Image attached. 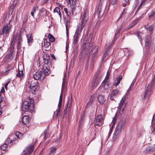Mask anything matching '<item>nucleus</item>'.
<instances>
[{
    "mask_svg": "<svg viewBox=\"0 0 155 155\" xmlns=\"http://www.w3.org/2000/svg\"><path fill=\"white\" fill-rule=\"evenodd\" d=\"M29 90L32 94H35L38 90V82L35 80L30 79L28 81Z\"/></svg>",
    "mask_w": 155,
    "mask_h": 155,
    "instance_id": "obj_1",
    "label": "nucleus"
},
{
    "mask_svg": "<svg viewBox=\"0 0 155 155\" xmlns=\"http://www.w3.org/2000/svg\"><path fill=\"white\" fill-rule=\"evenodd\" d=\"M22 39L20 35L18 34H15L13 35L11 43V46H13L16 41L17 42V48L20 49L21 47L22 44Z\"/></svg>",
    "mask_w": 155,
    "mask_h": 155,
    "instance_id": "obj_2",
    "label": "nucleus"
},
{
    "mask_svg": "<svg viewBox=\"0 0 155 155\" xmlns=\"http://www.w3.org/2000/svg\"><path fill=\"white\" fill-rule=\"evenodd\" d=\"M88 13L87 10H85L84 11L81 16V23L78 25V27L83 29L85 27L88 19Z\"/></svg>",
    "mask_w": 155,
    "mask_h": 155,
    "instance_id": "obj_3",
    "label": "nucleus"
},
{
    "mask_svg": "<svg viewBox=\"0 0 155 155\" xmlns=\"http://www.w3.org/2000/svg\"><path fill=\"white\" fill-rule=\"evenodd\" d=\"M12 21V19L10 20L9 25H7L3 27L2 29V31L0 33V35H3L4 33H5L7 36L8 35L9 32L11 31V28L12 26L11 23Z\"/></svg>",
    "mask_w": 155,
    "mask_h": 155,
    "instance_id": "obj_4",
    "label": "nucleus"
},
{
    "mask_svg": "<svg viewBox=\"0 0 155 155\" xmlns=\"http://www.w3.org/2000/svg\"><path fill=\"white\" fill-rule=\"evenodd\" d=\"M120 94V91L118 89H114L110 92L108 98L110 100H113L114 97L118 96Z\"/></svg>",
    "mask_w": 155,
    "mask_h": 155,
    "instance_id": "obj_5",
    "label": "nucleus"
},
{
    "mask_svg": "<svg viewBox=\"0 0 155 155\" xmlns=\"http://www.w3.org/2000/svg\"><path fill=\"white\" fill-rule=\"evenodd\" d=\"M83 28L77 27L75 33L73 37V43L74 44L77 43L78 42L79 36L81 32L82 31Z\"/></svg>",
    "mask_w": 155,
    "mask_h": 155,
    "instance_id": "obj_6",
    "label": "nucleus"
},
{
    "mask_svg": "<svg viewBox=\"0 0 155 155\" xmlns=\"http://www.w3.org/2000/svg\"><path fill=\"white\" fill-rule=\"evenodd\" d=\"M31 103L27 101H24L23 103L22 110L24 112L31 111Z\"/></svg>",
    "mask_w": 155,
    "mask_h": 155,
    "instance_id": "obj_7",
    "label": "nucleus"
},
{
    "mask_svg": "<svg viewBox=\"0 0 155 155\" xmlns=\"http://www.w3.org/2000/svg\"><path fill=\"white\" fill-rule=\"evenodd\" d=\"M126 99L127 97L126 94H125L122 98L119 104L118 109L119 110H121L122 112H123L124 110V108L126 105Z\"/></svg>",
    "mask_w": 155,
    "mask_h": 155,
    "instance_id": "obj_8",
    "label": "nucleus"
},
{
    "mask_svg": "<svg viewBox=\"0 0 155 155\" xmlns=\"http://www.w3.org/2000/svg\"><path fill=\"white\" fill-rule=\"evenodd\" d=\"M62 95L61 94L59 100V102L58 106V109L55 111L54 112V114L57 116H58L60 115V112L61 110L62 106Z\"/></svg>",
    "mask_w": 155,
    "mask_h": 155,
    "instance_id": "obj_9",
    "label": "nucleus"
},
{
    "mask_svg": "<svg viewBox=\"0 0 155 155\" xmlns=\"http://www.w3.org/2000/svg\"><path fill=\"white\" fill-rule=\"evenodd\" d=\"M77 0H66L67 3L68 4H70L72 14L74 15V10L76 7V4Z\"/></svg>",
    "mask_w": 155,
    "mask_h": 155,
    "instance_id": "obj_10",
    "label": "nucleus"
},
{
    "mask_svg": "<svg viewBox=\"0 0 155 155\" xmlns=\"http://www.w3.org/2000/svg\"><path fill=\"white\" fill-rule=\"evenodd\" d=\"M33 77L35 80H38L40 79H43L45 75L42 71H37L33 75Z\"/></svg>",
    "mask_w": 155,
    "mask_h": 155,
    "instance_id": "obj_11",
    "label": "nucleus"
},
{
    "mask_svg": "<svg viewBox=\"0 0 155 155\" xmlns=\"http://www.w3.org/2000/svg\"><path fill=\"white\" fill-rule=\"evenodd\" d=\"M103 124V117L101 114L97 116L96 118L95 124L99 126H101Z\"/></svg>",
    "mask_w": 155,
    "mask_h": 155,
    "instance_id": "obj_12",
    "label": "nucleus"
},
{
    "mask_svg": "<svg viewBox=\"0 0 155 155\" xmlns=\"http://www.w3.org/2000/svg\"><path fill=\"white\" fill-rule=\"evenodd\" d=\"M34 147L33 145L28 147L27 149H25L22 153L23 155H29L33 151Z\"/></svg>",
    "mask_w": 155,
    "mask_h": 155,
    "instance_id": "obj_13",
    "label": "nucleus"
},
{
    "mask_svg": "<svg viewBox=\"0 0 155 155\" xmlns=\"http://www.w3.org/2000/svg\"><path fill=\"white\" fill-rule=\"evenodd\" d=\"M121 126L119 124L117 125L115 130L114 135L117 136L119 135L121 132Z\"/></svg>",
    "mask_w": 155,
    "mask_h": 155,
    "instance_id": "obj_14",
    "label": "nucleus"
},
{
    "mask_svg": "<svg viewBox=\"0 0 155 155\" xmlns=\"http://www.w3.org/2000/svg\"><path fill=\"white\" fill-rule=\"evenodd\" d=\"M22 123L24 124H28L29 121V118L28 116H25L23 117L22 119Z\"/></svg>",
    "mask_w": 155,
    "mask_h": 155,
    "instance_id": "obj_15",
    "label": "nucleus"
},
{
    "mask_svg": "<svg viewBox=\"0 0 155 155\" xmlns=\"http://www.w3.org/2000/svg\"><path fill=\"white\" fill-rule=\"evenodd\" d=\"M43 60L44 63L45 64H48L50 62L49 57L47 55L44 56Z\"/></svg>",
    "mask_w": 155,
    "mask_h": 155,
    "instance_id": "obj_16",
    "label": "nucleus"
},
{
    "mask_svg": "<svg viewBox=\"0 0 155 155\" xmlns=\"http://www.w3.org/2000/svg\"><path fill=\"white\" fill-rule=\"evenodd\" d=\"M40 14L41 16H45L46 15L47 13V10L44 8H42L39 9Z\"/></svg>",
    "mask_w": 155,
    "mask_h": 155,
    "instance_id": "obj_17",
    "label": "nucleus"
},
{
    "mask_svg": "<svg viewBox=\"0 0 155 155\" xmlns=\"http://www.w3.org/2000/svg\"><path fill=\"white\" fill-rule=\"evenodd\" d=\"M122 79V76H120L119 77L117 78L116 80L114 81V85L117 87L120 83V81Z\"/></svg>",
    "mask_w": 155,
    "mask_h": 155,
    "instance_id": "obj_18",
    "label": "nucleus"
},
{
    "mask_svg": "<svg viewBox=\"0 0 155 155\" xmlns=\"http://www.w3.org/2000/svg\"><path fill=\"white\" fill-rule=\"evenodd\" d=\"M27 38L28 42L29 45H31L33 41L32 38L31 37V34H28L26 35Z\"/></svg>",
    "mask_w": 155,
    "mask_h": 155,
    "instance_id": "obj_19",
    "label": "nucleus"
},
{
    "mask_svg": "<svg viewBox=\"0 0 155 155\" xmlns=\"http://www.w3.org/2000/svg\"><path fill=\"white\" fill-rule=\"evenodd\" d=\"M53 12L54 13L59 16L61 17V12L60 11V9L58 7H56L54 10Z\"/></svg>",
    "mask_w": 155,
    "mask_h": 155,
    "instance_id": "obj_20",
    "label": "nucleus"
},
{
    "mask_svg": "<svg viewBox=\"0 0 155 155\" xmlns=\"http://www.w3.org/2000/svg\"><path fill=\"white\" fill-rule=\"evenodd\" d=\"M98 100L100 103H103L105 101L104 97L101 95H99L98 96Z\"/></svg>",
    "mask_w": 155,
    "mask_h": 155,
    "instance_id": "obj_21",
    "label": "nucleus"
},
{
    "mask_svg": "<svg viewBox=\"0 0 155 155\" xmlns=\"http://www.w3.org/2000/svg\"><path fill=\"white\" fill-rule=\"evenodd\" d=\"M57 150V149L56 147H53L51 149L48 155H54L56 151Z\"/></svg>",
    "mask_w": 155,
    "mask_h": 155,
    "instance_id": "obj_22",
    "label": "nucleus"
},
{
    "mask_svg": "<svg viewBox=\"0 0 155 155\" xmlns=\"http://www.w3.org/2000/svg\"><path fill=\"white\" fill-rule=\"evenodd\" d=\"M19 66L18 67L19 71L16 75L17 77L20 78L21 79L22 78L23 76V72L22 70H20L19 69Z\"/></svg>",
    "mask_w": 155,
    "mask_h": 155,
    "instance_id": "obj_23",
    "label": "nucleus"
},
{
    "mask_svg": "<svg viewBox=\"0 0 155 155\" xmlns=\"http://www.w3.org/2000/svg\"><path fill=\"white\" fill-rule=\"evenodd\" d=\"M109 75H110L109 73H108V72H107V75L105 77V79L103 81V82L101 84L102 85L104 86L105 85L106 82L108 80V78L109 76Z\"/></svg>",
    "mask_w": 155,
    "mask_h": 155,
    "instance_id": "obj_24",
    "label": "nucleus"
},
{
    "mask_svg": "<svg viewBox=\"0 0 155 155\" xmlns=\"http://www.w3.org/2000/svg\"><path fill=\"white\" fill-rule=\"evenodd\" d=\"M8 145L7 143L3 144L1 146V148L3 150H5L8 147Z\"/></svg>",
    "mask_w": 155,
    "mask_h": 155,
    "instance_id": "obj_25",
    "label": "nucleus"
},
{
    "mask_svg": "<svg viewBox=\"0 0 155 155\" xmlns=\"http://www.w3.org/2000/svg\"><path fill=\"white\" fill-rule=\"evenodd\" d=\"M12 67L10 66H8L5 68V72H4L3 74L5 75L7 74V73L8 71H10V70L12 69Z\"/></svg>",
    "mask_w": 155,
    "mask_h": 155,
    "instance_id": "obj_26",
    "label": "nucleus"
},
{
    "mask_svg": "<svg viewBox=\"0 0 155 155\" xmlns=\"http://www.w3.org/2000/svg\"><path fill=\"white\" fill-rule=\"evenodd\" d=\"M16 136L19 139H21L23 137V134L19 132H17L15 134Z\"/></svg>",
    "mask_w": 155,
    "mask_h": 155,
    "instance_id": "obj_27",
    "label": "nucleus"
},
{
    "mask_svg": "<svg viewBox=\"0 0 155 155\" xmlns=\"http://www.w3.org/2000/svg\"><path fill=\"white\" fill-rule=\"evenodd\" d=\"M43 72V74L45 75V77L46 75H48L50 73V72L49 70L46 68Z\"/></svg>",
    "mask_w": 155,
    "mask_h": 155,
    "instance_id": "obj_28",
    "label": "nucleus"
},
{
    "mask_svg": "<svg viewBox=\"0 0 155 155\" xmlns=\"http://www.w3.org/2000/svg\"><path fill=\"white\" fill-rule=\"evenodd\" d=\"M135 34L138 37L140 41H141V40L142 39L141 38V36L142 34L141 32H137L135 33Z\"/></svg>",
    "mask_w": 155,
    "mask_h": 155,
    "instance_id": "obj_29",
    "label": "nucleus"
},
{
    "mask_svg": "<svg viewBox=\"0 0 155 155\" xmlns=\"http://www.w3.org/2000/svg\"><path fill=\"white\" fill-rule=\"evenodd\" d=\"M13 140H12V139L10 140V138L8 137L5 140V143L7 144H8V145H10Z\"/></svg>",
    "mask_w": 155,
    "mask_h": 155,
    "instance_id": "obj_30",
    "label": "nucleus"
},
{
    "mask_svg": "<svg viewBox=\"0 0 155 155\" xmlns=\"http://www.w3.org/2000/svg\"><path fill=\"white\" fill-rule=\"evenodd\" d=\"M13 140H12V139L10 140V138L8 137L5 140V143L7 144H8V145H10Z\"/></svg>",
    "mask_w": 155,
    "mask_h": 155,
    "instance_id": "obj_31",
    "label": "nucleus"
},
{
    "mask_svg": "<svg viewBox=\"0 0 155 155\" xmlns=\"http://www.w3.org/2000/svg\"><path fill=\"white\" fill-rule=\"evenodd\" d=\"M66 87V83L65 81L64 80V79H63V82L62 83V91Z\"/></svg>",
    "mask_w": 155,
    "mask_h": 155,
    "instance_id": "obj_32",
    "label": "nucleus"
},
{
    "mask_svg": "<svg viewBox=\"0 0 155 155\" xmlns=\"http://www.w3.org/2000/svg\"><path fill=\"white\" fill-rule=\"evenodd\" d=\"M50 45V43L49 42L47 41L46 40H45L44 42V46L45 48H48Z\"/></svg>",
    "mask_w": 155,
    "mask_h": 155,
    "instance_id": "obj_33",
    "label": "nucleus"
},
{
    "mask_svg": "<svg viewBox=\"0 0 155 155\" xmlns=\"http://www.w3.org/2000/svg\"><path fill=\"white\" fill-rule=\"evenodd\" d=\"M48 38L50 41L53 42L54 41L55 39L54 37L51 34H49L48 35Z\"/></svg>",
    "mask_w": 155,
    "mask_h": 155,
    "instance_id": "obj_34",
    "label": "nucleus"
},
{
    "mask_svg": "<svg viewBox=\"0 0 155 155\" xmlns=\"http://www.w3.org/2000/svg\"><path fill=\"white\" fill-rule=\"evenodd\" d=\"M94 98V97L93 96H92L89 99V102L87 104V105H88L89 104L90 105L93 102V99Z\"/></svg>",
    "mask_w": 155,
    "mask_h": 155,
    "instance_id": "obj_35",
    "label": "nucleus"
},
{
    "mask_svg": "<svg viewBox=\"0 0 155 155\" xmlns=\"http://www.w3.org/2000/svg\"><path fill=\"white\" fill-rule=\"evenodd\" d=\"M154 28V26L153 25H151L148 28V30L150 31V34H152V31L153 29Z\"/></svg>",
    "mask_w": 155,
    "mask_h": 155,
    "instance_id": "obj_36",
    "label": "nucleus"
},
{
    "mask_svg": "<svg viewBox=\"0 0 155 155\" xmlns=\"http://www.w3.org/2000/svg\"><path fill=\"white\" fill-rule=\"evenodd\" d=\"M120 29L121 28H120L118 30H117L116 32V33L115 34V37L116 39L118 37Z\"/></svg>",
    "mask_w": 155,
    "mask_h": 155,
    "instance_id": "obj_37",
    "label": "nucleus"
},
{
    "mask_svg": "<svg viewBox=\"0 0 155 155\" xmlns=\"http://www.w3.org/2000/svg\"><path fill=\"white\" fill-rule=\"evenodd\" d=\"M38 6L37 5H35V6H34L33 8L32 12L35 13L36 11L38 10Z\"/></svg>",
    "mask_w": 155,
    "mask_h": 155,
    "instance_id": "obj_38",
    "label": "nucleus"
},
{
    "mask_svg": "<svg viewBox=\"0 0 155 155\" xmlns=\"http://www.w3.org/2000/svg\"><path fill=\"white\" fill-rule=\"evenodd\" d=\"M137 21H134V23L132 24L130 26H128V27H127L128 29H129L132 27H133L135 24H137Z\"/></svg>",
    "mask_w": 155,
    "mask_h": 155,
    "instance_id": "obj_39",
    "label": "nucleus"
},
{
    "mask_svg": "<svg viewBox=\"0 0 155 155\" xmlns=\"http://www.w3.org/2000/svg\"><path fill=\"white\" fill-rule=\"evenodd\" d=\"M23 130L24 133H26L28 130V127L27 126L26 127H24Z\"/></svg>",
    "mask_w": 155,
    "mask_h": 155,
    "instance_id": "obj_40",
    "label": "nucleus"
},
{
    "mask_svg": "<svg viewBox=\"0 0 155 155\" xmlns=\"http://www.w3.org/2000/svg\"><path fill=\"white\" fill-rule=\"evenodd\" d=\"M64 10L65 11L67 16H69V14L68 11V9L67 8H64Z\"/></svg>",
    "mask_w": 155,
    "mask_h": 155,
    "instance_id": "obj_41",
    "label": "nucleus"
},
{
    "mask_svg": "<svg viewBox=\"0 0 155 155\" xmlns=\"http://www.w3.org/2000/svg\"><path fill=\"white\" fill-rule=\"evenodd\" d=\"M98 15H100L101 13V6H99L98 7Z\"/></svg>",
    "mask_w": 155,
    "mask_h": 155,
    "instance_id": "obj_42",
    "label": "nucleus"
},
{
    "mask_svg": "<svg viewBox=\"0 0 155 155\" xmlns=\"http://www.w3.org/2000/svg\"><path fill=\"white\" fill-rule=\"evenodd\" d=\"M65 26L66 28V33L67 35H68V31L69 30V28H68V23H66L65 24Z\"/></svg>",
    "mask_w": 155,
    "mask_h": 155,
    "instance_id": "obj_43",
    "label": "nucleus"
},
{
    "mask_svg": "<svg viewBox=\"0 0 155 155\" xmlns=\"http://www.w3.org/2000/svg\"><path fill=\"white\" fill-rule=\"evenodd\" d=\"M146 2L145 0H143V1L141 3L139 7L138 8H140L141 6V5H144V3Z\"/></svg>",
    "mask_w": 155,
    "mask_h": 155,
    "instance_id": "obj_44",
    "label": "nucleus"
},
{
    "mask_svg": "<svg viewBox=\"0 0 155 155\" xmlns=\"http://www.w3.org/2000/svg\"><path fill=\"white\" fill-rule=\"evenodd\" d=\"M116 2V0H111V3L113 5H115Z\"/></svg>",
    "mask_w": 155,
    "mask_h": 155,
    "instance_id": "obj_45",
    "label": "nucleus"
},
{
    "mask_svg": "<svg viewBox=\"0 0 155 155\" xmlns=\"http://www.w3.org/2000/svg\"><path fill=\"white\" fill-rule=\"evenodd\" d=\"M48 130H45L44 131V134H45V138H46V136L47 134H48Z\"/></svg>",
    "mask_w": 155,
    "mask_h": 155,
    "instance_id": "obj_46",
    "label": "nucleus"
},
{
    "mask_svg": "<svg viewBox=\"0 0 155 155\" xmlns=\"http://www.w3.org/2000/svg\"><path fill=\"white\" fill-rule=\"evenodd\" d=\"M106 53H107V50H106V49H105V53L103 54V57H102V59L103 60H104V59L105 58V56H106Z\"/></svg>",
    "mask_w": 155,
    "mask_h": 155,
    "instance_id": "obj_47",
    "label": "nucleus"
},
{
    "mask_svg": "<svg viewBox=\"0 0 155 155\" xmlns=\"http://www.w3.org/2000/svg\"><path fill=\"white\" fill-rule=\"evenodd\" d=\"M5 88L4 87H3L1 89V90L0 92V93H3L5 92Z\"/></svg>",
    "mask_w": 155,
    "mask_h": 155,
    "instance_id": "obj_48",
    "label": "nucleus"
},
{
    "mask_svg": "<svg viewBox=\"0 0 155 155\" xmlns=\"http://www.w3.org/2000/svg\"><path fill=\"white\" fill-rule=\"evenodd\" d=\"M71 104H72V102H71V103H70V104H69V106L68 107V110H69V111H71Z\"/></svg>",
    "mask_w": 155,
    "mask_h": 155,
    "instance_id": "obj_49",
    "label": "nucleus"
},
{
    "mask_svg": "<svg viewBox=\"0 0 155 155\" xmlns=\"http://www.w3.org/2000/svg\"><path fill=\"white\" fill-rule=\"evenodd\" d=\"M10 82V81H9L6 84H5V88L6 90H7V86L8 84Z\"/></svg>",
    "mask_w": 155,
    "mask_h": 155,
    "instance_id": "obj_50",
    "label": "nucleus"
},
{
    "mask_svg": "<svg viewBox=\"0 0 155 155\" xmlns=\"http://www.w3.org/2000/svg\"><path fill=\"white\" fill-rule=\"evenodd\" d=\"M114 117H115V118H113V120H112V124H113V125L115 124V123L116 122V119L115 118V116Z\"/></svg>",
    "mask_w": 155,
    "mask_h": 155,
    "instance_id": "obj_51",
    "label": "nucleus"
},
{
    "mask_svg": "<svg viewBox=\"0 0 155 155\" xmlns=\"http://www.w3.org/2000/svg\"><path fill=\"white\" fill-rule=\"evenodd\" d=\"M129 3H127L126 2H125V3H123V6H124V7H125L127 5H128L129 4Z\"/></svg>",
    "mask_w": 155,
    "mask_h": 155,
    "instance_id": "obj_52",
    "label": "nucleus"
},
{
    "mask_svg": "<svg viewBox=\"0 0 155 155\" xmlns=\"http://www.w3.org/2000/svg\"><path fill=\"white\" fill-rule=\"evenodd\" d=\"M51 56L54 59V60L56 59V58L53 54H51Z\"/></svg>",
    "mask_w": 155,
    "mask_h": 155,
    "instance_id": "obj_53",
    "label": "nucleus"
},
{
    "mask_svg": "<svg viewBox=\"0 0 155 155\" xmlns=\"http://www.w3.org/2000/svg\"><path fill=\"white\" fill-rule=\"evenodd\" d=\"M132 84H131V85H130V87H129V89H128V91H127V92H129V91H130L131 89V87H132Z\"/></svg>",
    "mask_w": 155,
    "mask_h": 155,
    "instance_id": "obj_54",
    "label": "nucleus"
},
{
    "mask_svg": "<svg viewBox=\"0 0 155 155\" xmlns=\"http://www.w3.org/2000/svg\"><path fill=\"white\" fill-rule=\"evenodd\" d=\"M154 15H155V11L152 14L150 15L149 16V17L150 18V17H151L152 16H154Z\"/></svg>",
    "mask_w": 155,
    "mask_h": 155,
    "instance_id": "obj_55",
    "label": "nucleus"
},
{
    "mask_svg": "<svg viewBox=\"0 0 155 155\" xmlns=\"http://www.w3.org/2000/svg\"><path fill=\"white\" fill-rule=\"evenodd\" d=\"M68 102L67 103V104H66L65 106V109H66V110H67V108H68Z\"/></svg>",
    "mask_w": 155,
    "mask_h": 155,
    "instance_id": "obj_56",
    "label": "nucleus"
},
{
    "mask_svg": "<svg viewBox=\"0 0 155 155\" xmlns=\"http://www.w3.org/2000/svg\"><path fill=\"white\" fill-rule=\"evenodd\" d=\"M34 13H35V12H34L32 11L31 12V14L32 15V16L33 17H34Z\"/></svg>",
    "mask_w": 155,
    "mask_h": 155,
    "instance_id": "obj_57",
    "label": "nucleus"
},
{
    "mask_svg": "<svg viewBox=\"0 0 155 155\" xmlns=\"http://www.w3.org/2000/svg\"><path fill=\"white\" fill-rule=\"evenodd\" d=\"M125 13H126V12H125V9H124L123 12L122 13V15H123L124 14H125Z\"/></svg>",
    "mask_w": 155,
    "mask_h": 155,
    "instance_id": "obj_58",
    "label": "nucleus"
},
{
    "mask_svg": "<svg viewBox=\"0 0 155 155\" xmlns=\"http://www.w3.org/2000/svg\"><path fill=\"white\" fill-rule=\"evenodd\" d=\"M130 0H125V2H126L127 3H129V1Z\"/></svg>",
    "mask_w": 155,
    "mask_h": 155,
    "instance_id": "obj_59",
    "label": "nucleus"
},
{
    "mask_svg": "<svg viewBox=\"0 0 155 155\" xmlns=\"http://www.w3.org/2000/svg\"><path fill=\"white\" fill-rule=\"evenodd\" d=\"M97 50H96V51H95V52L94 53V54H93V55H94V54H95V53H96V52H97Z\"/></svg>",
    "mask_w": 155,
    "mask_h": 155,
    "instance_id": "obj_60",
    "label": "nucleus"
},
{
    "mask_svg": "<svg viewBox=\"0 0 155 155\" xmlns=\"http://www.w3.org/2000/svg\"><path fill=\"white\" fill-rule=\"evenodd\" d=\"M103 0H100V2H102Z\"/></svg>",
    "mask_w": 155,
    "mask_h": 155,
    "instance_id": "obj_61",
    "label": "nucleus"
},
{
    "mask_svg": "<svg viewBox=\"0 0 155 155\" xmlns=\"http://www.w3.org/2000/svg\"><path fill=\"white\" fill-rule=\"evenodd\" d=\"M11 9H12V12H13V8H12Z\"/></svg>",
    "mask_w": 155,
    "mask_h": 155,
    "instance_id": "obj_62",
    "label": "nucleus"
},
{
    "mask_svg": "<svg viewBox=\"0 0 155 155\" xmlns=\"http://www.w3.org/2000/svg\"><path fill=\"white\" fill-rule=\"evenodd\" d=\"M68 28H69V26H68Z\"/></svg>",
    "mask_w": 155,
    "mask_h": 155,
    "instance_id": "obj_63",
    "label": "nucleus"
},
{
    "mask_svg": "<svg viewBox=\"0 0 155 155\" xmlns=\"http://www.w3.org/2000/svg\"><path fill=\"white\" fill-rule=\"evenodd\" d=\"M110 48V47H108V49H109Z\"/></svg>",
    "mask_w": 155,
    "mask_h": 155,
    "instance_id": "obj_64",
    "label": "nucleus"
}]
</instances>
